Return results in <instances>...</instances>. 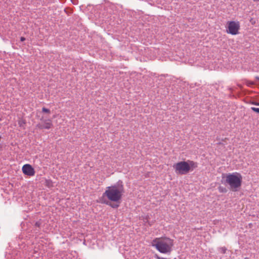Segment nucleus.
<instances>
[{"mask_svg":"<svg viewBox=\"0 0 259 259\" xmlns=\"http://www.w3.org/2000/svg\"><path fill=\"white\" fill-rule=\"evenodd\" d=\"M252 104L256 106H259V103L258 102H254Z\"/></svg>","mask_w":259,"mask_h":259,"instance_id":"19","label":"nucleus"},{"mask_svg":"<svg viewBox=\"0 0 259 259\" xmlns=\"http://www.w3.org/2000/svg\"><path fill=\"white\" fill-rule=\"evenodd\" d=\"M218 249L219 251L222 254L226 253L227 251V248L225 246L219 247Z\"/></svg>","mask_w":259,"mask_h":259,"instance_id":"11","label":"nucleus"},{"mask_svg":"<svg viewBox=\"0 0 259 259\" xmlns=\"http://www.w3.org/2000/svg\"><path fill=\"white\" fill-rule=\"evenodd\" d=\"M124 192L123 182L119 180L113 185L106 187L105 191L103 193L101 198L106 197L108 199L112 202H119L122 198Z\"/></svg>","mask_w":259,"mask_h":259,"instance_id":"1","label":"nucleus"},{"mask_svg":"<svg viewBox=\"0 0 259 259\" xmlns=\"http://www.w3.org/2000/svg\"><path fill=\"white\" fill-rule=\"evenodd\" d=\"M25 40V38L24 37H20V40L21 41H23Z\"/></svg>","mask_w":259,"mask_h":259,"instance_id":"18","label":"nucleus"},{"mask_svg":"<svg viewBox=\"0 0 259 259\" xmlns=\"http://www.w3.org/2000/svg\"><path fill=\"white\" fill-rule=\"evenodd\" d=\"M41 225V222L40 221H37L35 223V226L39 227Z\"/></svg>","mask_w":259,"mask_h":259,"instance_id":"15","label":"nucleus"},{"mask_svg":"<svg viewBox=\"0 0 259 259\" xmlns=\"http://www.w3.org/2000/svg\"><path fill=\"white\" fill-rule=\"evenodd\" d=\"M256 79L257 80H259V76H256Z\"/></svg>","mask_w":259,"mask_h":259,"instance_id":"20","label":"nucleus"},{"mask_svg":"<svg viewBox=\"0 0 259 259\" xmlns=\"http://www.w3.org/2000/svg\"><path fill=\"white\" fill-rule=\"evenodd\" d=\"M253 84H254V83H253L252 81H248V82L246 83V84H247L248 86H250V85H253Z\"/></svg>","mask_w":259,"mask_h":259,"instance_id":"17","label":"nucleus"},{"mask_svg":"<svg viewBox=\"0 0 259 259\" xmlns=\"http://www.w3.org/2000/svg\"><path fill=\"white\" fill-rule=\"evenodd\" d=\"M218 190L219 192L221 193H226L227 192V189L225 187H223L222 186H220L218 187Z\"/></svg>","mask_w":259,"mask_h":259,"instance_id":"12","label":"nucleus"},{"mask_svg":"<svg viewBox=\"0 0 259 259\" xmlns=\"http://www.w3.org/2000/svg\"><path fill=\"white\" fill-rule=\"evenodd\" d=\"M42 111L43 112L47 113H48V114H50L51 113L50 110L49 109L46 108L45 107H43L42 108Z\"/></svg>","mask_w":259,"mask_h":259,"instance_id":"13","label":"nucleus"},{"mask_svg":"<svg viewBox=\"0 0 259 259\" xmlns=\"http://www.w3.org/2000/svg\"><path fill=\"white\" fill-rule=\"evenodd\" d=\"M152 246L161 253H167L171 251L174 245L173 240L169 238H156L152 241Z\"/></svg>","mask_w":259,"mask_h":259,"instance_id":"3","label":"nucleus"},{"mask_svg":"<svg viewBox=\"0 0 259 259\" xmlns=\"http://www.w3.org/2000/svg\"><path fill=\"white\" fill-rule=\"evenodd\" d=\"M253 1L255 2V1H259V0H253Z\"/></svg>","mask_w":259,"mask_h":259,"instance_id":"22","label":"nucleus"},{"mask_svg":"<svg viewBox=\"0 0 259 259\" xmlns=\"http://www.w3.org/2000/svg\"><path fill=\"white\" fill-rule=\"evenodd\" d=\"M173 167L177 174L186 175L189 172L188 163L186 161H180L174 164Z\"/></svg>","mask_w":259,"mask_h":259,"instance_id":"4","label":"nucleus"},{"mask_svg":"<svg viewBox=\"0 0 259 259\" xmlns=\"http://www.w3.org/2000/svg\"><path fill=\"white\" fill-rule=\"evenodd\" d=\"M40 122L37 124L36 127L39 130H49L53 126L52 121L49 118H45L42 116L40 119Z\"/></svg>","mask_w":259,"mask_h":259,"instance_id":"5","label":"nucleus"},{"mask_svg":"<svg viewBox=\"0 0 259 259\" xmlns=\"http://www.w3.org/2000/svg\"><path fill=\"white\" fill-rule=\"evenodd\" d=\"M240 25L239 22L230 21L228 23L227 32L232 35H236L239 33Z\"/></svg>","mask_w":259,"mask_h":259,"instance_id":"6","label":"nucleus"},{"mask_svg":"<svg viewBox=\"0 0 259 259\" xmlns=\"http://www.w3.org/2000/svg\"><path fill=\"white\" fill-rule=\"evenodd\" d=\"M72 3L74 5L78 4V0H71Z\"/></svg>","mask_w":259,"mask_h":259,"instance_id":"16","label":"nucleus"},{"mask_svg":"<svg viewBox=\"0 0 259 259\" xmlns=\"http://www.w3.org/2000/svg\"><path fill=\"white\" fill-rule=\"evenodd\" d=\"M22 169L23 174L26 175L33 176L35 174V170L34 168L29 164H24L23 166Z\"/></svg>","mask_w":259,"mask_h":259,"instance_id":"7","label":"nucleus"},{"mask_svg":"<svg viewBox=\"0 0 259 259\" xmlns=\"http://www.w3.org/2000/svg\"><path fill=\"white\" fill-rule=\"evenodd\" d=\"M242 177L237 172L229 173L222 176L221 182L225 186L228 185L230 190L236 192L240 188L242 184Z\"/></svg>","mask_w":259,"mask_h":259,"instance_id":"2","label":"nucleus"},{"mask_svg":"<svg viewBox=\"0 0 259 259\" xmlns=\"http://www.w3.org/2000/svg\"><path fill=\"white\" fill-rule=\"evenodd\" d=\"M19 124L20 126H21L22 125V123L19 122Z\"/></svg>","mask_w":259,"mask_h":259,"instance_id":"21","label":"nucleus"},{"mask_svg":"<svg viewBox=\"0 0 259 259\" xmlns=\"http://www.w3.org/2000/svg\"><path fill=\"white\" fill-rule=\"evenodd\" d=\"M45 185L48 188H51L53 187V183L52 181L50 179H46L45 180Z\"/></svg>","mask_w":259,"mask_h":259,"instance_id":"10","label":"nucleus"},{"mask_svg":"<svg viewBox=\"0 0 259 259\" xmlns=\"http://www.w3.org/2000/svg\"><path fill=\"white\" fill-rule=\"evenodd\" d=\"M187 162L188 163L189 171L190 170H193L198 166V164L196 162L191 160H188Z\"/></svg>","mask_w":259,"mask_h":259,"instance_id":"9","label":"nucleus"},{"mask_svg":"<svg viewBox=\"0 0 259 259\" xmlns=\"http://www.w3.org/2000/svg\"><path fill=\"white\" fill-rule=\"evenodd\" d=\"M100 201L102 203L108 205L113 208H116L119 207V204H112L108 200H106L105 198H100Z\"/></svg>","mask_w":259,"mask_h":259,"instance_id":"8","label":"nucleus"},{"mask_svg":"<svg viewBox=\"0 0 259 259\" xmlns=\"http://www.w3.org/2000/svg\"><path fill=\"white\" fill-rule=\"evenodd\" d=\"M251 109L255 112H257L258 113H259V108H256V107H251Z\"/></svg>","mask_w":259,"mask_h":259,"instance_id":"14","label":"nucleus"}]
</instances>
